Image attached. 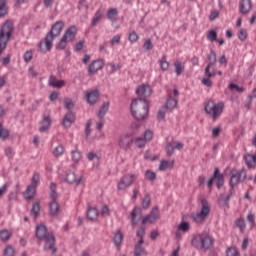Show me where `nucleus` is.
<instances>
[{"instance_id":"obj_1","label":"nucleus","mask_w":256,"mask_h":256,"mask_svg":"<svg viewBox=\"0 0 256 256\" xmlns=\"http://www.w3.org/2000/svg\"><path fill=\"white\" fill-rule=\"evenodd\" d=\"M64 27L65 22L63 21H57L52 25L51 30L46 34L44 38L45 48H43V41H40L39 43V49L41 53H47V51L53 48V41H55V37H59L61 35Z\"/></svg>"},{"instance_id":"obj_2","label":"nucleus","mask_w":256,"mask_h":256,"mask_svg":"<svg viewBox=\"0 0 256 256\" xmlns=\"http://www.w3.org/2000/svg\"><path fill=\"white\" fill-rule=\"evenodd\" d=\"M131 115L137 121H143L147 119L149 115V103L145 98H136L132 101L131 106Z\"/></svg>"},{"instance_id":"obj_3","label":"nucleus","mask_w":256,"mask_h":256,"mask_svg":"<svg viewBox=\"0 0 256 256\" xmlns=\"http://www.w3.org/2000/svg\"><path fill=\"white\" fill-rule=\"evenodd\" d=\"M36 237L40 241H45L44 250L51 251V253H57V248L55 247V235L53 233H47V226L40 224L36 227Z\"/></svg>"},{"instance_id":"obj_4","label":"nucleus","mask_w":256,"mask_h":256,"mask_svg":"<svg viewBox=\"0 0 256 256\" xmlns=\"http://www.w3.org/2000/svg\"><path fill=\"white\" fill-rule=\"evenodd\" d=\"M11 33H13V23L6 21L0 29V56L7 49V41L11 39Z\"/></svg>"},{"instance_id":"obj_5","label":"nucleus","mask_w":256,"mask_h":256,"mask_svg":"<svg viewBox=\"0 0 256 256\" xmlns=\"http://www.w3.org/2000/svg\"><path fill=\"white\" fill-rule=\"evenodd\" d=\"M223 109H225V104L223 102H219L215 104L213 100H210L205 103L204 111L207 115H211L213 121H217L218 117H221V113H223Z\"/></svg>"},{"instance_id":"obj_6","label":"nucleus","mask_w":256,"mask_h":256,"mask_svg":"<svg viewBox=\"0 0 256 256\" xmlns=\"http://www.w3.org/2000/svg\"><path fill=\"white\" fill-rule=\"evenodd\" d=\"M191 243L196 249H211L213 247V238L207 233H202L195 236Z\"/></svg>"},{"instance_id":"obj_7","label":"nucleus","mask_w":256,"mask_h":256,"mask_svg":"<svg viewBox=\"0 0 256 256\" xmlns=\"http://www.w3.org/2000/svg\"><path fill=\"white\" fill-rule=\"evenodd\" d=\"M200 203L202 205L201 210L196 214L190 215V219H192V221H194L195 223H203L205 219H207L209 211H211V209L209 208V202H207L206 199H201Z\"/></svg>"},{"instance_id":"obj_8","label":"nucleus","mask_w":256,"mask_h":256,"mask_svg":"<svg viewBox=\"0 0 256 256\" xmlns=\"http://www.w3.org/2000/svg\"><path fill=\"white\" fill-rule=\"evenodd\" d=\"M50 191L52 201L49 203V215L54 217V215L59 213V203H57V197H59V194H57V186L55 183L50 184Z\"/></svg>"},{"instance_id":"obj_9","label":"nucleus","mask_w":256,"mask_h":256,"mask_svg":"<svg viewBox=\"0 0 256 256\" xmlns=\"http://www.w3.org/2000/svg\"><path fill=\"white\" fill-rule=\"evenodd\" d=\"M245 179H247V171H245V169H242L241 171H238L237 169H232L230 171L229 185L233 189L235 185L243 183Z\"/></svg>"},{"instance_id":"obj_10","label":"nucleus","mask_w":256,"mask_h":256,"mask_svg":"<svg viewBox=\"0 0 256 256\" xmlns=\"http://www.w3.org/2000/svg\"><path fill=\"white\" fill-rule=\"evenodd\" d=\"M135 181H137V174H125L117 183L118 191H125V189H129Z\"/></svg>"},{"instance_id":"obj_11","label":"nucleus","mask_w":256,"mask_h":256,"mask_svg":"<svg viewBox=\"0 0 256 256\" xmlns=\"http://www.w3.org/2000/svg\"><path fill=\"white\" fill-rule=\"evenodd\" d=\"M213 181H215L217 189H221L225 183V177L223 176V174H221L219 168H215L212 177L206 182L208 189H211V187H213Z\"/></svg>"},{"instance_id":"obj_12","label":"nucleus","mask_w":256,"mask_h":256,"mask_svg":"<svg viewBox=\"0 0 256 256\" xmlns=\"http://www.w3.org/2000/svg\"><path fill=\"white\" fill-rule=\"evenodd\" d=\"M208 65L205 68V76L206 77H215V73H211V68L215 67V64L217 63V54L215 51H211L210 54H208Z\"/></svg>"},{"instance_id":"obj_13","label":"nucleus","mask_w":256,"mask_h":256,"mask_svg":"<svg viewBox=\"0 0 256 256\" xmlns=\"http://www.w3.org/2000/svg\"><path fill=\"white\" fill-rule=\"evenodd\" d=\"M159 219V207L155 206L152 208L151 212L142 218L141 223L145 225L146 223H155Z\"/></svg>"},{"instance_id":"obj_14","label":"nucleus","mask_w":256,"mask_h":256,"mask_svg":"<svg viewBox=\"0 0 256 256\" xmlns=\"http://www.w3.org/2000/svg\"><path fill=\"white\" fill-rule=\"evenodd\" d=\"M177 99H179V90L175 88L173 90V95L171 94L168 95V98L164 107L170 110L175 109V107H177Z\"/></svg>"},{"instance_id":"obj_15","label":"nucleus","mask_w":256,"mask_h":256,"mask_svg":"<svg viewBox=\"0 0 256 256\" xmlns=\"http://www.w3.org/2000/svg\"><path fill=\"white\" fill-rule=\"evenodd\" d=\"M86 101L89 105H95L99 101V90L94 89L85 92Z\"/></svg>"},{"instance_id":"obj_16","label":"nucleus","mask_w":256,"mask_h":256,"mask_svg":"<svg viewBox=\"0 0 256 256\" xmlns=\"http://www.w3.org/2000/svg\"><path fill=\"white\" fill-rule=\"evenodd\" d=\"M118 144L121 149L127 151V149H131V145H133V137L130 135H123L120 137Z\"/></svg>"},{"instance_id":"obj_17","label":"nucleus","mask_w":256,"mask_h":256,"mask_svg":"<svg viewBox=\"0 0 256 256\" xmlns=\"http://www.w3.org/2000/svg\"><path fill=\"white\" fill-rule=\"evenodd\" d=\"M73 123H75V113L68 111L62 120V125L65 129H69Z\"/></svg>"},{"instance_id":"obj_18","label":"nucleus","mask_w":256,"mask_h":256,"mask_svg":"<svg viewBox=\"0 0 256 256\" xmlns=\"http://www.w3.org/2000/svg\"><path fill=\"white\" fill-rule=\"evenodd\" d=\"M62 37H65V39L72 43V41H75V37H77V27L75 25L70 26L64 33Z\"/></svg>"},{"instance_id":"obj_19","label":"nucleus","mask_w":256,"mask_h":256,"mask_svg":"<svg viewBox=\"0 0 256 256\" xmlns=\"http://www.w3.org/2000/svg\"><path fill=\"white\" fill-rule=\"evenodd\" d=\"M251 0H240L239 11L242 15H247L252 9Z\"/></svg>"},{"instance_id":"obj_20","label":"nucleus","mask_w":256,"mask_h":256,"mask_svg":"<svg viewBox=\"0 0 256 256\" xmlns=\"http://www.w3.org/2000/svg\"><path fill=\"white\" fill-rule=\"evenodd\" d=\"M65 181L68 182L70 185H81V176L77 177L75 172L69 171L66 174Z\"/></svg>"},{"instance_id":"obj_21","label":"nucleus","mask_w":256,"mask_h":256,"mask_svg":"<svg viewBox=\"0 0 256 256\" xmlns=\"http://www.w3.org/2000/svg\"><path fill=\"white\" fill-rule=\"evenodd\" d=\"M101 69H103V60H94L88 66V73H90V75H93V73H97V71Z\"/></svg>"},{"instance_id":"obj_22","label":"nucleus","mask_w":256,"mask_h":256,"mask_svg":"<svg viewBox=\"0 0 256 256\" xmlns=\"http://www.w3.org/2000/svg\"><path fill=\"white\" fill-rule=\"evenodd\" d=\"M48 85L56 89H61V87H65V80H57L55 76L50 75Z\"/></svg>"},{"instance_id":"obj_23","label":"nucleus","mask_w":256,"mask_h":256,"mask_svg":"<svg viewBox=\"0 0 256 256\" xmlns=\"http://www.w3.org/2000/svg\"><path fill=\"white\" fill-rule=\"evenodd\" d=\"M49 127H51V117L44 116L40 121V127H39L40 133H45V131H47Z\"/></svg>"},{"instance_id":"obj_24","label":"nucleus","mask_w":256,"mask_h":256,"mask_svg":"<svg viewBox=\"0 0 256 256\" xmlns=\"http://www.w3.org/2000/svg\"><path fill=\"white\" fill-rule=\"evenodd\" d=\"M147 91H149V93H147ZM150 91H151V88L149 87V85H141V86H138L136 89V93L140 97H147L148 95H150Z\"/></svg>"},{"instance_id":"obj_25","label":"nucleus","mask_w":256,"mask_h":256,"mask_svg":"<svg viewBox=\"0 0 256 256\" xmlns=\"http://www.w3.org/2000/svg\"><path fill=\"white\" fill-rule=\"evenodd\" d=\"M99 217V211L95 207H90L87 210V218L89 221H97V218Z\"/></svg>"},{"instance_id":"obj_26","label":"nucleus","mask_w":256,"mask_h":256,"mask_svg":"<svg viewBox=\"0 0 256 256\" xmlns=\"http://www.w3.org/2000/svg\"><path fill=\"white\" fill-rule=\"evenodd\" d=\"M108 111H109V102H104L99 108V111L97 113L98 119H103V117L107 115Z\"/></svg>"},{"instance_id":"obj_27","label":"nucleus","mask_w":256,"mask_h":256,"mask_svg":"<svg viewBox=\"0 0 256 256\" xmlns=\"http://www.w3.org/2000/svg\"><path fill=\"white\" fill-rule=\"evenodd\" d=\"M35 193H37V187L29 185L26 188V191L24 193V197L26 199H33L35 197Z\"/></svg>"},{"instance_id":"obj_28","label":"nucleus","mask_w":256,"mask_h":256,"mask_svg":"<svg viewBox=\"0 0 256 256\" xmlns=\"http://www.w3.org/2000/svg\"><path fill=\"white\" fill-rule=\"evenodd\" d=\"M137 215H141V209L135 207L132 212H131V223L132 225H136L137 223H139V217H137Z\"/></svg>"},{"instance_id":"obj_29","label":"nucleus","mask_w":256,"mask_h":256,"mask_svg":"<svg viewBox=\"0 0 256 256\" xmlns=\"http://www.w3.org/2000/svg\"><path fill=\"white\" fill-rule=\"evenodd\" d=\"M175 165V161L162 160L159 165V171H167Z\"/></svg>"},{"instance_id":"obj_30","label":"nucleus","mask_w":256,"mask_h":256,"mask_svg":"<svg viewBox=\"0 0 256 256\" xmlns=\"http://www.w3.org/2000/svg\"><path fill=\"white\" fill-rule=\"evenodd\" d=\"M39 211H41V206L39 205V202H34L30 210V213L31 215H33L34 219L39 217Z\"/></svg>"},{"instance_id":"obj_31","label":"nucleus","mask_w":256,"mask_h":256,"mask_svg":"<svg viewBox=\"0 0 256 256\" xmlns=\"http://www.w3.org/2000/svg\"><path fill=\"white\" fill-rule=\"evenodd\" d=\"M113 242L116 247H120L121 243H123V234H121V230H117L114 235Z\"/></svg>"},{"instance_id":"obj_32","label":"nucleus","mask_w":256,"mask_h":256,"mask_svg":"<svg viewBox=\"0 0 256 256\" xmlns=\"http://www.w3.org/2000/svg\"><path fill=\"white\" fill-rule=\"evenodd\" d=\"M102 17H103V11H101V9H99L95 13L94 17L92 18V23H91L92 27L97 26V23H99L101 21Z\"/></svg>"},{"instance_id":"obj_33","label":"nucleus","mask_w":256,"mask_h":256,"mask_svg":"<svg viewBox=\"0 0 256 256\" xmlns=\"http://www.w3.org/2000/svg\"><path fill=\"white\" fill-rule=\"evenodd\" d=\"M174 67H175V73L176 75H181V73H183V71H185V67L183 66V64L181 63V61H175L174 62Z\"/></svg>"},{"instance_id":"obj_34","label":"nucleus","mask_w":256,"mask_h":256,"mask_svg":"<svg viewBox=\"0 0 256 256\" xmlns=\"http://www.w3.org/2000/svg\"><path fill=\"white\" fill-rule=\"evenodd\" d=\"M145 179H147V181H150L151 183H153L155 181V179H157V174L155 172H153L152 170H146Z\"/></svg>"},{"instance_id":"obj_35","label":"nucleus","mask_w":256,"mask_h":256,"mask_svg":"<svg viewBox=\"0 0 256 256\" xmlns=\"http://www.w3.org/2000/svg\"><path fill=\"white\" fill-rule=\"evenodd\" d=\"M7 15V0H0V17Z\"/></svg>"},{"instance_id":"obj_36","label":"nucleus","mask_w":256,"mask_h":256,"mask_svg":"<svg viewBox=\"0 0 256 256\" xmlns=\"http://www.w3.org/2000/svg\"><path fill=\"white\" fill-rule=\"evenodd\" d=\"M0 239L1 241H9L11 239V232L7 229H3L0 231Z\"/></svg>"},{"instance_id":"obj_37","label":"nucleus","mask_w":256,"mask_h":256,"mask_svg":"<svg viewBox=\"0 0 256 256\" xmlns=\"http://www.w3.org/2000/svg\"><path fill=\"white\" fill-rule=\"evenodd\" d=\"M160 69L162 71H167L169 69V63L167 62V56H163L161 60H159Z\"/></svg>"},{"instance_id":"obj_38","label":"nucleus","mask_w":256,"mask_h":256,"mask_svg":"<svg viewBox=\"0 0 256 256\" xmlns=\"http://www.w3.org/2000/svg\"><path fill=\"white\" fill-rule=\"evenodd\" d=\"M52 153L54 157H61V155L65 153V148L63 147V145H58L57 147L54 148Z\"/></svg>"},{"instance_id":"obj_39","label":"nucleus","mask_w":256,"mask_h":256,"mask_svg":"<svg viewBox=\"0 0 256 256\" xmlns=\"http://www.w3.org/2000/svg\"><path fill=\"white\" fill-rule=\"evenodd\" d=\"M226 256H241L236 247H229L226 249Z\"/></svg>"},{"instance_id":"obj_40","label":"nucleus","mask_w":256,"mask_h":256,"mask_svg":"<svg viewBox=\"0 0 256 256\" xmlns=\"http://www.w3.org/2000/svg\"><path fill=\"white\" fill-rule=\"evenodd\" d=\"M189 229H191V226L188 222L183 221L178 225V231H182L183 233H187Z\"/></svg>"},{"instance_id":"obj_41","label":"nucleus","mask_w":256,"mask_h":256,"mask_svg":"<svg viewBox=\"0 0 256 256\" xmlns=\"http://www.w3.org/2000/svg\"><path fill=\"white\" fill-rule=\"evenodd\" d=\"M119 11H117L116 8H111L107 11V18L110 20V21H113V19H115V17H117Z\"/></svg>"},{"instance_id":"obj_42","label":"nucleus","mask_w":256,"mask_h":256,"mask_svg":"<svg viewBox=\"0 0 256 256\" xmlns=\"http://www.w3.org/2000/svg\"><path fill=\"white\" fill-rule=\"evenodd\" d=\"M173 141L172 142H167L166 144V154L168 155V157H171V155H173V153H175V147H173Z\"/></svg>"},{"instance_id":"obj_43","label":"nucleus","mask_w":256,"mask_h":256,"mask_svg":"<svg viewBox=\"0 0 256 256\" xmlns=\"http://www.w3.org/2000/svg\"><path fill=\"white\" fill-rule=\"evenodd\" d=\"M3 256H15V249H13V246H6V248L4 249Z\"/></svg>"},{"instance_id":"obj_44","label":"nucleus","mask_w":256,"mask_h":256,"mask_svg":"<svg viewBox=\"0 0 256 256\" xmlns=\"http://www.w3.org/2000/svg\"><path fill=\"white\" fill-rule=\"evenodd\" d=\"M40 176L39 173H34L31 178V185L32 187H37L39 185Z\"/></svg>"},{"instance_id":"obj_45","label":"nucleus","mask_w":256,"mask_h":256,"mask_svg":"<svg viewBox=\"0 0 256 256\" xmlns=\"http://www.w3.org/2000/svg\"><path fill=\"white\" fill-rule=\"evenodd\" d=\"M72 161L74 163H79L81 161V152L77 150L72 151Z\"/></svg>"},{"instance_id":"obj_46","label":"nucleus","mask_w":256,"mask_h":256,"mask_svg":"<svg viewBox=\"0 0 256 256\" xmlns=\"http://www.w3.org/2000/svg\"><path fill=\"white\" fill-rule=\"evenodd\" d=\"M167 113V108L164 106L162 107L157 114L158 121H163L165 119V114Z\"/></svg>"},{"instance_id":"obj_47","label":"nucleus","mask_w":256,"mask_h":256,"mask_svg":"<svg viewBox=\"0 0 256 256\" xmlns=\"http://www.w3.org/2000/svg\"><path fill=\"white\" fill-rule=\"evenodd\" d=\"M65 109L68 111H71L75 107V103H73V100H70L68 98L64 99Z\"/></svg>"},{"instance_id":"obj_48","label":"nucleus","mask_w":256,"mask_h":256,"mask_svg":"<svg viewBox=\"0 0 256 256\" xmlns=\"http://www.w3.org/2000/svg\"><path fill=\"white\" fill-rule=\"evenodd\" d=\"M9 137V131L3 128V125L0 124V139H7Z\"/></svg>"},{"instance_id":"obj_49","label":"nucleus","mask_w":256,"mask_h":256,"mask_svg":"<svg viewBox=\"0 0 256 256\" xmlns=\"http://www.w3.org/2000/svg\"><path fill=\"white\" fill-rule=\"evenodd\" d=\"M149 205H151V198L149 197V195H146L142 199V208L147 209L149 207Z\"/></svg>"},{"instance_id":"obj_50","label":"nucleus","mask_w":256,"mask_h":256,"mask_svg":"<svg viewBox=\"0 0 256 256\" xmlns=\"http://www.w3.org/2000/svg\"><path fill=\"white\" fill-rule=\"evenodd\" d=\"M208 41H217V32L215 30H210L207 34Z\"/></svg>"},{"instance_id":"obj_51","label":"nucleus","mask_w":256,"mask_h":256,"mask_svg":"<svg viewBox=\"0 0 256 256\" xmlns=\"http://www.w3.org/2000/svg\"><path fill=\"white\" fill-rule=\"evenodd\" d=\"M67 43H69V42L65 39V37L62 36V38L60 39V41L57 45V48L61 49V50L66 49L67 48Z\"/></svg>"},{"instance_id":"obj_52","label":"nucleus","mask_w":256,"mask_h":256,"mask_svg":"<svg viewBox=\"0 0 256 256\" xmlns=\"http://www.w3.org/2000/svg\"><path fill=\"white\" fill-rule=\"evenodd\" d=\"M236 226L238 227V229H240L241 233H243L245 231V220L237 219Z\"/></svg>"},{"instance_id":"obj_53","label":"nucleus","mask_w":256,"mask_h":256,"mask_svg":"<svg viewBox=\"0 0 256 256\" xmlns=\"http://www.w3.org/2000/svg\"><path fill=\"white\" fill-rule=\"evenodd\" d=\"M23 59L25 63H29V61L33 59V52L31 50L26 51L23 55Z\"/></svg>"},{"instance_id":"obj_54","label":"nucleus","mask_w":256,"mask_h":256,"mask_svg":"<svg viewBox=\"0 0 256 256\" xmlns=\"http://www.w3.org/2000/svg\"><path fill=\"white\" fill-rule=\"evenodd\" d=\"M128 39L131 43H137L139 41V35L133 31L129 34Z\"/></svg>"},{"instance_id":"obj_55","label":"nucleus","mask_w":256,"mask_h":256,"mask_svg":"<svg viewBox=\"0 0 256 256\" xmlns=\"http://www.w3.org/2000/svg\"><path fill=\"white\" fill-rule=\"evenodd\" d=\"M101 215H102V217H109V215H111V212L109 211V206H107V205L102 206Z\"/></svg>"},{"instance_id":"obj_56","label":"nucleus","mask_w":256,"mask_h":256,"mask_svg":"<svg viewBox=\"0 0 256 256\" xmlns=\"http://www.w3.org/2000/svg\"><path fill=\"white\" fill-rule=\"evenodd\" d=\"M229 89H231V91H233V89H235V91H237V93H243V91H245V88L240 87L237 84H229Z\"/></svg>"},{"instance_id":"obj_57","label":"nucleus","mask_w":256,"mask_h":256,"mask_svg":"<svg viewBox=\"0 0 256 256\" xmlns=\"http://www.w3.org/2000/svg\"><path fill=\"white\" fill-rule=\"evenodd\" d=\"M238 39H240V41H245V39H247V30L245 29H240V31L238 32Z\"/></svg>"},{"instance_id":"obj_58","label":"nucleus","mask_w":256,"mask_h":256,"mask_svg":"<svg viewBox=\"0 0 256 256\" xmlns=\"http://www.w3.org/2000/svg\"><path fill=\"white\" fill-rule=\"evenodd\" d=\"M119 43H121V35H115L112 37V39L110 40V45H119Z\"/></svg>"},{"instance_id":"obj_59","label":"nucleus","mask_w":256,"mask_h":256,"mask_svg":"<svg viewBox=\"0 0 256 256\" xmlns=\"http://www.w3.org/2000/svg\"><path fill=\"white\" fill-rule=\"evenodd\" d=\"M135 145H136V147H139V148L145 147V140H144V138L143 137L136 138L135 139Z\"/></svg>"},{"instance_id":"obj_60","label":"nucleus","mask_w":256,"mask_h":256,"mask_svg":"<svg viewBox=\"0 0 256 256\" xmlns=\"http://www.w3.org/2000/svg\"><path fill=\"white\" fill-rule=\"evenodd\" d=\"M207 78H202V85L206 87H213V82L211 81V77L206 76Z\"/></svg>"},{"instance_id":"obj_61","label":"nucleus","mask_w":256,"mask_h":256,"mask_svg":"<svg viewBox=\"0 0 256 256\" xmlns=\"http://www.w3.org/2000/svg\"><path fill=\"white\" fill-rule=\"evenodd\" d=\"M143 48L145 51H151V49H153V43L151 42V39L145 41Z\"/></svg>"},{"instance_id":"obj_62","label":"nucleus","mask_w":256,"mask_h":256,"mask_svg":"<svg viewBox=\"0 0 256 256\" xmlns=\"http://www.w3.org/2000/svg\"><path fill=\"white\" fill-rule=\"evenodd\" d=\"M247 221L250 222L251 227H255V215H253V213L247 215Z\"/></svg>"},{"instance_id":"obj_63","label":"nucleus","mask_w":256,"mask_h":256,"mask_svg":"<svg viewBox=\"0 0 256 256\" xmlns=\"http://www.w3.org/2000/svg\"><path fill=\"white\" fill-rule=\"evenodd\" d=\"M143 253V248L141 246H136L134 248V255L135 256H141Z\"/></svg>"},{"instance_id":"obj_64","label":"nucleus","mask_w":256,"mask_h":256,"mask_svg":"<svg viewBox=\"0 0 256 256\" xmlns=\"http://www.w3.org/2000/svg\"><path fill=\"white\" fill-rule=\"evenodd\" d=\"M83 45H85V40H80L75 45V51H81L83 49Z\"/></svg>"}]
</instances>
